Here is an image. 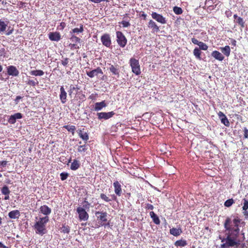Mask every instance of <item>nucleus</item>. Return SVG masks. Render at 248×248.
Returning <instances> with one entry per match:
<instances>
[{
  "mask_svg": "<svg viewBox=\"0 0 248 248\" xmlns=\"http://www.w3.org/2000/svg\"><path fill=\"white\" fill-rule=\"evenodd\" d=\"M241 219L238 217L234 218L233 220L227 217L224 223V227L228 231L226 243L221 245L222 248H248V244L241 243L237 239L239 235V224Z\"/></svg>",
  "mask_w": 248,
  "mask_h": 248,
  "instance_id": "1",
  "label": "nucleus"
},
{
  "mask_svg": "<svg viewBox=\"0 0 248 248\" xmlns=\"http://www.w3.org/2000/svg\"><path fill=\"white\" fill-rule=\"evenodd\" d=\"M48 221L49 217L48 216L40 217L33 226L36 233L41 235L45 234L46 232V225Z\"/></svg>",
  "mask_w": 248,
  "mask_h": 248,
  "instance_id": "2",
  "label": "nucleus"
},
{
  "mask_svg": "<svg viewBox=\"0 0 248 248\" xmlns=\"http://www.w3.org/2000/svg\"><path fill=\"white\" fill-rule=\"evenodd\" d=\"M97 223L96 224L95 228L100 226H110V220L108 219V213L103 211H96L95 213Z\"/></svg>",
  "mask_w": 248,
  "mask_h": 248,
  "instance_id": "3",
  "label": "nucleus"
},
{
  "mask_svg": "<svg viewBox=\"0 0 248 248\" xmlns=\"http://www.w3.org/2000/svg\"><path fill=\"white\" fill-rule=\"evenodd\" d=\"M86 74L91 78H93L96 76L100 80H104L105 79V77L106 76L104 75L102 70L99 67H98L96 69L91 71H87Z\"/></svg>",
  "mask_w": 248,
  "mask_h": 248,
  "instance_id": "4",
  "label": "nucleus"
},
{
  "mask_svg": "<svg viewBox=\"0 0 248 248\" xmlns=\"http://www.w3.org/2000/svg\"><path fill=\"white\" fill-rule=\"evenodd\" d=\"M129 63L132 68V71L136 75H140L141 71L139 61L132 58L130 59Z\"/></svg>",
  "mask_w": 248,
  "mask_h": 248,
  "instance_id": "5",
  "label": "nucleus"
},
{
  "mask_svg": "<svg viewBox=\"0 0 248 248\" xmlns=\"http://www.w3.org/2000/svg\"><path fill=\"white\" fill-rule=\"evenodd\" d=\"M116 41L120 46L124 47L126 45L127 40L123 33L120 31H116Z\"/></svg>",
  "mask_w": 248,
  "mask_h": 248,
  "instance_id": "6",
  "label": "nucleus"
},
{
  "mask_svg": "<svg viewBox=\"0 0 248 248\" xmlns=\"http://www.w3.org/2000/svg\"><path fill=\"white\" fill-rule=\"evenodd\" d=\"M77 213L78 214L79 219L80 221H86L89 218V215L85 209L81 207H78L77 209Z\"/></svg>",
  "mask_w": 248,
  "mask_h": 248,
  "instance_id": "7",
  "label": "nucleus"
},
{
  "mask_svg": "<svg viewBox=\"0 0 248 248\" xmlns=\"http://www.w3.org/2000/svg\"><path fill=\"white\" fill-rule=\"evenodd\" d=\"M101 41L102 44L107 47H109L111 45V40L110 36L108 33H105L101 37Z\"/></svg>",
  "mask_w": 248,
  "mask_h": 248,
  "instance_id": "8",
  "label": "nucleus"
},
{
  "mask_svg": "<svg viewBox=\"0 0 248 248\" xmlns=\"http://www.w3.org/2000/svg\"><path fill=\"white\" fill-rule=\"evenodd\" d=\"M115 115V112L114 111H110L108 112H98L97 113V115L98 116V119L100 120H108L111 117H112Z\"/></svg>",
  "mask_w": 248,
  "mask_h": 248,
  "instance_id": "9",
  "label": "nucleus"
},
{
  "mask_svg": "<svg viewBox=\"0 0 248 248\" xmlns=\"http://www.w3.org/2000/svg\"><path fill=\"white\" fill-rule=\"evenodd\" d=\"M151 16L154 19L162 24H165L167 22L165 17H164L162 15L159 14L156 12H152Z\"/></svg>",
  "mask_w": 248,
  "mask_h": 248,
  "instance_id": "10",
  "label": "nucleus"
},
{
  "mask_svg": "<svg viewBox=\"0 0 248 248\" xmlns=\"http://www.w3.org/2000/svg\"><path fill=\"white\" fill-rule=\"evenodd\" d=\"M113 186L116 195L119 197L121 196L122 195V189L121 185L119 182L118 181H114Z\"/></svg>",
  "mask_w": 248,
  "mask_h": 248,
  "instance_id": "11",
  "label": "nucleus"
},
{
  "mask_svg": "<svg viewBox=\"0 0 248 248\" xmlns=\"http://www.w3.org/2000/svg\"><path fill=\"white\" fill-rule=\"evenodd\" d=\"M48 35L49 40L52 41L58 42L61 39V34L57 31L50 32L48 33Z\"/></svg>",
  "mask_w": 248,
  "mask_h": 248,
  "instance_id": "12",
  "label": "nucleus"
},
{
  "mask_svg": "<svg viewBox=\"0 0 248 248\" xmlns=\"http://www.w3.org/2000/svg\"><path fill=\"white\" fill-rule=\"evenodd\" d=\"M148 27L149 28L152 30V32L153 33H157L159 31V28L156 23L153 20H149L148 23Z\"/></svg>",
  "mask_w": 248,
  "mask_h": 248,
  "instance_id": "13",
  "label": "nucleus"
},
{
  "mask_svg": "<svg viewBox=\"0 0 248 248\" xmlns=\"http://www.w3.org/2000/svg\"><path fill=\"white\" fill-rule=\"evenodd\" d=\"M60 99L62 104H65L67 101V93L63 86L60 88Z\"/></svg>",
  "mask_w": 248,
  "mask_h": 248,
  "instance_id": "14",
  "label": "nucleus"
},
{
  "mask_svg": "<svg viewBox=\"0 0 248 248\" xmlns=\"http://www.w3.org/2000/svg\"><path fill=\"white\" fill-rule=\"evenodd\" d=\"M84 128L82 129H79L78 130L77 132L79 137L85 141V143H86L89 139V137L88 133L86 132H84Z\"/></svg>",
  "mask_w": 248,
  "mask_h": 248,
  "instance_id": "15",
  "label": "nucleus"
},
{
  "mask_svg": "<svg viewBox=\"0 0 248 248\" xmlns=\"http://www.w3.org/2000/svg\"><path fill=\"white\" fill-rule=\"evenodd\" d=\"M22 117L23 115L21 113H16L10 116L8 119V122L11 124H14L16 122V119H20L22 118Z\"/></svg>",
  "mask_w": 248,
  "mask_h": 248,
  "instance_id": "16",
  "label": "nucleus"
},
{
  "mask_svg": "<svg viewBox=\"0 0 248 248\" xmlns=\"http://www.w3.org/2000/svg\"><path fill=\"white\" fill-rule=\"evenodd\" d=\"M7 73L10 76H17L19 74V71L16 66L13 65L9 66L7 67Z\"/></svg>",
  "mask_w": 248,
  "mask_h": 248,
  "instance_id": "17",
  "label": "nucleus"
},
{
  "mask_svg": "<svg viewBox=\"0 0 248 248\" xmlns=\"http://www.w3.org/2000/svg\"><path fill=\"white\" fill-rule=\"evenodd\" d=\"M234 23L237 24L240 26L241 28H244L245 27V21L243 19L238 16L236 14L233 15Z\"/></svg>",
  "mask_w": 248,
  "mask_h": 248,
  "instance_id": "18",
  "label": "nucleus"
},
{
  "mask_svg": "<svg viewBox=\"0 0 248 248\" xmlns=\"http://www.w3.org/2000/svg\"><path fill=\"white\" fill-rule=\"evenodd\" d=\"M109 65V70L112 73V74L114 75L117 76L118 78L119 77V65L116 64V65H114L110 63L108 64Z\"/></svg>",
  "mask_w": 248,
  "mask_h": 248,
  "instance_id": "19",
  "label": "nucleus"
},
{
  "mask_svg": "<svg viewBox=\"0 0 248 248\" xmlns=\"http://www.w3.org/2000/svg\"><path fill=\"white\" fill-rule=\"evenodd\" d=\"M40 212L46 216H48L51 213V209L48 206L44 205L40 207Z\"/></svg>",
  "mask_w": 248,
  "mask_h": 248,
  "instance_id": "20",
  "label": "nucleus"
},
{
  "mask_svg": "<svg viewBox=\"0 0 248 248\" xmlns=\"http://www.w3.org/2000/svg\"><path fill=\"white\" fill-rule=\"evenodd\" d=\"M100 198L106 202H109L112 200L116 201L117 199L116 196L113 194L111 196V199H110L108 196L104 193H101L100 195Z\"/></svg>",
  "mask_w": 248,
  "mask_h": 248,
  "instance_id": "21",
  "label": "nucleus"
},
{
  "mask_svg": "<svg viewBox=\"0 0 248 248\" xmlns=\"http://www.w3.org/2000/svg\"><path fill=\"white\" fill-rule=\"evenodd\" d=\"M211 56L219 61H222L224 59L223 55L217 50L213 51L211 53Z\"/></svg>",
  "mask_w": 248,
  "mask_h": 248,
  "instance_id": "22",
  "label": "nucleus"
},
{
  "mask_svg": "<svg viewBox=\"0 0 248 248\" xmlns=\"http://www.w3.org/2000/svg\"><path fill=\"white\" fill-rule=\"evenodd\" d=\"M20 216V212L17 210H13L10 212L8 214L9 217L12 219L18 218Z\"/></svg>",
  "mask_w": 248,
  "mask_h": 248,
  "instance_id": "23",
  "label": "nucleus"
},
{
  "mask_svg": "<svg viewBox=\"0 0 248 248\" xmlns=\"http://www.w3.org/2000/svg\"><path fill=\"white\" fill-rule=\"evenodd\" d=\"M106 106L107 105L105 101H102L101 102H97L95 104L94 110L97 111H99Z\"/></svg>",
  "mask_w": 248,
  "mask_h": 248,
  "instance_id": "24",
  "label": "nucleus"
},
{
  "mask_svg": "<svg viewBox=\"0 0 248 248\" xmlns=\"http://www.w3.org/2000/svg\"><path fill=\"white\" fill-rule=\"evenodd\" d=\"M150 216L152 218L153 221L156 225H159L160 223V221L158 216L153 211L150 212Z\"/></svg>",
  "mask_w": 248,
  "mask_h": 248,
  "instance_id": "25",
  "label": "nucleus"
},
{
  "mask_svg": "<svg viewBox=\"0 0 248 248\" xmlns=\"http://www.w3.org/2000/svg\"><path fill=\"white\" fill-rule=\"evenodd\" d=\"M170 232L171 234L175 236H177L180 235L182 232V230L180 228H172L170 229Z\"/></svg>",
  "mask_w": 248,
  "mask_h": 248,
  "instance_id": "26",
  "label": "nucleus"
},
{
  "mask_svg": "<svg viewBox=\"0 0 248 248\" xmlns=\"http://www.w3.org/2000/svg\"><path fill=\"white\" fill-rule=\"evenodd\" d=\"M70 227L66 223H63L62 225V227L60 228L61 232L64 233H69L70 232Z\"/></svg>",
  "mask_w": 248,
  "mask_h": 248,
  "instance_id": "27",
  "label": "nucleus"
},
{
  "mask_svg": "<svg viewBox=\"0 0 248 248\" xmlns=\"http://www.w3.org/2000/svg\"><path fill=\"white\" fill-rule=\"evenodd\" d=\"M222 53H223L226 56L229 57L231 53V49L229 46H226L225 47L220 48Z\"/></svg>",
  "mask_w": 248,
  "mask_h": 248,
  "instance_id": "28",
  "label": "nucleus"
},
{
  "mask_svg": "<svg viewBox=\"0 0 248 248\" xmlns=\"http://www.w3.org/2000/svg\"><path fill=\"white\" fill-rule=\"evenodd\" d=\"M79 167V162L76 159H74L71 165L70 169L73 170H78Z\"/></svg>",
  "mask_w": 248,
  "mask_h": 248,
  "instance_id": "29",
  "label": "nucleus"
},
{
  "mask_svg": "<svg viewBox=\"0 0 248 248\" xmlns=\"http://www.w3.org/2000/svg\"><path fill=\"white\" fill-rule=\"evenodd\" d=\"M201 54L202 52L201 50L198 47H195L194 49L193 50V54L195 56V57L199 60H201L202 59L201 58Z\"/></svg>",
  "mask_w": 248,
  "mask_h": 248,
  "instance_id": "30",
  "label": "nucleus"
},
{
  "mask_svg": "<svg viewBox=\"0 0 248 248\" xmlns=\"http://www.w3.org/2000/svg\"><path fill=\"white\" fill-rule=\"evenodd\" d=\"M187 244L186 241L184 239L177 240L174 243L175 246L176 247H185Z\"/></svg>",
  "mask_w": 248,
  "mask_h": 248,
  "instance_id": "31",
  "label": "nucleus"
},
{
  "mask_svg": "<svg viewBox=\"0 0 248 248\" xmlns=\"http://www.w3.org/2000/svg\"><path fill=\"white\" fill-rule=\"evenodd\" d=\"M83 31V25L82 24H80L79 28H75L72 29L70 31V33L72 34V33H81Z\"/></svg>",
  "mask_w": 248,
  "mask_h": 248,
  "instance_id": "32",
  "label": "nucleus"
},
{
  "mask_svg": "<svg viewBox=\"0 0 248 248\" xmlns=\"http://www.w3.org/2000/svg\"><path fill=\"white\" fill-rule=\"evenodd\" d=\"M30 74L32 76H42L44 74V72L41 70H36L31 71Z\"/></svg>",
  "mask_w": 248,
  "mask_h": 248,
  "instance_id": "33",
  "label": "nucleus"
},
{
  "mask_svg": "<svg viewBox=\"0 0 248 248\" xmlns=\"http://www.w3.org/2000/svg\"><path fill=\"white\" fill-rule=\"evenodd\" d=\"M63 128L67 129L69 132H70L72 133V135H74L75 134V131L76 130V127L74 125H65L63 126Z\"/></svg>",
  "mask_w": 248,
  "mask_h": 248,
  "instance_id": "34",
  "label": "nucleus"
},
{
  "mask_svg": "<svg viewBox=\"0 0 248 248\" xmlns=\"http://www.w3.org/2000/svg\"><path fill=\"white\" fill-rule=\"evenodd\" d=\"M79 90H80V87L79 86L77 85L76 87H75V86H74L73 85H71L70 86L69 90L68 91L69 95L70 96H71L72 95V94L73 93L74 91H76L77 92H78V91Z\"/></svg>",
  "mask_w": 248,
  "mask_h": 248,
  "instance_id": "35",
  "label": "nucleus"
},
{
  "mask_svg": "<svg viewBox=\"0 0 248 248\" xmlns=\"http://www.w3.org/2000/svg\"><path fill=\"white\" fill-rule=\"evenodd\" d=\"M7 26V24H6L3 21L0 19V33L4 31Z\"/></svg>",
  "mask_w": 248,
  "mask_h": 248,
  "instance_id": "36",
  "label": "nucleus"
},
{
  "mask_svg": "<svg viewBox=\"0 0 248 248\" xmlns=\"http://www.w3.org/2000/svg\"><path fill=\"white\" fill-rule=\"evenodd\" d=\"M1 191L3 195H9L10 193V190L7 186H3L1 188Z\"/></svg>",
  "mask_w": 248,
  "mask_h": 248,
  "instance_id": "37",
  "label": "nucleus"
},
{
  "mask_svg": "<svg viewBox=\"0 0 248 248\" xmlns=\"http://www.w3.org/2000/svg\"><path fill=\"white\" fill-rule=\"evenodd\" d=\"M77 97L79 99L83 101L86 98L85 95L82 93V91L77 92Z\"/></svg>",
  "mask_w": 248,
  "mask_h": 248,
  "instance_id": "38",
  "label": "nucleus"
},
{
  "mask_svg": "<svg viewBox=\"0 0 248 248\" xmlns=\"http://www.w3.org/2000/svg\"><path fill=\"white\" fill-rule=\"evenodd\" d=\"M173 10L174 13L176 15H180L183 13V10L181 7L174 6Z\"/></svg>",
  "mask_w": 248,
  "mask_h": 248,
  "instance_id": "39",
  "label": "nucleus"
},
{
  "mask_svg": "<svg viewBox=\"0 0 248 248\" xmlns=\"http://www.w3.org/2000/svg\"><path fill=\"white\" fill-rule=\"evenodd\" d=\"M234 202V200L232 199H230L225 202L224 205L226 207H230Z\"/></svg>",
  "mask_w": 248,
  "mask_h": 248,
  "instance_id": "40",
  "label": "nucleus"
},
{
  "mask_svg": "<svg viewBox=\"0 0 248 248\" xmlns=\"http://www.w3.org/2000/svg\"><path fill=\"white\" fill-rule=\"evenodd\" d=\"M70 39L72 42L75 43H79L80 41V39L75 35H72Z\"/></svg>",
  "mask_w": 248,
  "mask_h": 248,
  "instance_id": "41",
  "label": "nucleus"
},
{
  "mask_svg": "<svg viewBox=\"0 0 248 248\" xmlns=\"http://www.w3.org/2000/svg\"><path fill=\"white\" fill-rule=\"evenodd\" d=\"M199 46V49L203 50H206L208 49V46L205 43L202 42H201L198 45Z\"/></svg>",
  "mask_w": 248,
  "mask_h": 248,
  "instance_id": "42",
  "label": "nucleus"
},
{
  "mask_svg": "<svg viewBox=\"0 0 248 248\" xmlns=\"http://www.w3.org/2000/svg\"><path fill=\"white\" fill-rule=\"evenodd\" d=\"M26 83L28 85L32 86L33 87L36 86V85H37L38 83L37 81H35V80L31 79L28 80L27 81H26Z\"/></svg>",
  "mask_w": 248,
  "mask_h": 248,
  "instance_id": "43",
  "label": "nucleus"
},
{
  "mask_svg": "<svg viewBox=\"0 0 248 248\" xmlns=\"http://www.w3.org/2000/svg\"><path fill=\"white\" fill-rule=\"evenodd\" d=\"M87 150V147L85 144L79 146L78 149V152L80 153L85 152Z\"/></svg>",
  "mask_w": 248,
  "mask_h": 248,
  "instance_id": "44",
  "label": "nucleus"
},
{
  "mask_svg": "<svg viewBox=\"0 0 248 248\" xmlns=\"http://www.w3.org/2000/svg\"><path fill=\"white\" fill-rule=\"evenodd\" d=\"M221 122L226 126H229L230 125V122L228 120L227 118L226 117V116L222 118L221 119Z\"/></svg>",
  "mask_w": 248,
  "mask_h": 248,
  "instance_id": "45",
  "label": "nucleus"
},
{
  "mask_svg": "<svg viewBox=\"0 0 248 248\" xmlns=\"http://www.w3.org/2000/svg\"><path fill=\"white\" fill-rule=\"evenodd\" d=\"M61 179L62 181H64L66 180L67 177L69 176V173L67 172H62L60 174Z\"/></svg>",
  "mask_w": 248,
  "mask_h": 248,
  "instance_id": "46",
  "label": "nucleus"
},
{
  "mask_svg": "<svg viewBox=\"0 0 248 248\" xmlns=\"http://www.w3.org/2000/svg\"><path fill=\"white\" fill-rule=\"evenodd\" d=\"M243 201L244 205L242 208L243 210L246 211L248 209V201L246 199H244Z\"/></svg>",
  "mask_w": 248,
  "mask_h": 248,
  "instance_id": "47",
  "label": "nucleus"
},
{
  "mask_svg": "<svg viewBox=\"0 0 248 248\" xmlns=\"http://www.w3.org/2000/svg\"><path fill=\"white\" fill-rule=\"evenodd\" d=\"M66 27V23L64 22H62L60 25L57 27V29L60 30H63Z\"/></svg>",
  "mask_w": 248,
  "mask_h": 248,
  "instance_id": "48",
  "label": "nucleus"
},
{
  "mask_svg": "<svg viewBox=\"0 0 248 248\" xmlns=\"http://www.w3.org/2000/svg\"><path fill=\"white\" fill-rule=\"evenodd\" d=\"M123 25L124 28H126L130 26V24L128 21H122L121 23H120Z\"/></svg>",
  "mask_w": 248,
  "mask_h": 248,
  "instance_id": "49",
  "label": "nucleus"
},
{
  "mask_svg": "<svg viewBox=\"0 0 248 248\" xmlns=\"http://www.w3.org/2000/svg\"><path fill=\"white\" fill-rule=\"evenodd\" d=\"M83 206L86 209H89L90 207V203L86 201H84L83 202Z\"/></svg>",
  "mask_w": 248,
  "mask_h": 248,
  "instance_id": "50",
  "label": "nucleus"
},
{
  "mask_svg": "<svg viewBox=\"0 0 248 248\" xmlns=\"http://www.w3.org/2000/svg\"><path fill=\"white\" fill-rule=\"evenodd\" d=\"M69 62V59L67 58H64L63 60L62 61V64L64 66H66Z\"/></svg>",
  "mask_w": 248,
  "mask_h": 248,
  "instance_id": "51",
  "label": "nucleus"
},
{
  "mask_svg": "<svg viewBox=\"0 0 248 248\" xmlns=\"http://www.w3.org/2000/svg\"><path fill=\"white\" fill-rule=\"evenodd\" d=\"M154 206L152 204H151L150 203H146L145 204V208L148 210H153L154 209Z\"/></svg>",
  "mask_w": 248,
  "mask_h": 248,
  "instance_id": "52",
  "label": "nucleus"
},
{
  "mask_svg": "<svg viewBox=\"0 0 248 248\" xmlns=\"http://www.w3.org/2000/svg\"><path fill=\"white\" fill-rule=\"evenodd\" d=\"M98 94L97 93H92L89 97V98L92 100H95L96 99V98L97 97Z\"/></svg>",
  "mask_w": 248,
  "mask_h": 248,
  "instance_id": "53",
  "label": "nucleus"
},
{
  "mask_svg": "<svg viewBox=\"0 0 248 248\" xmlns=\"http://www.w3.org/2000/svg\"><path fill=\"white\" fill-rule=\"evenodd\" d=\"M225 14L226 16L228 18H229V17H231V16H232V12H231V10H226V11H225Z\"/></svg>",
  "mask_w": 248,
  "mask_h": 248,
  "instance_id": "54",
  "label": "nucleus"
},
{
  "mask_svg": "<svg viewBox=\"0 0 248 248\" xmlns=\"http://www.w3.org/2000/svg\"><path fill=\"white\" fill-rule=\"evenodd\" d=\"M191 42L195 45H199V44L200 43V41H199L197 39L195 38H192L191 39Z\"/></svg>",
  "mask_w": 248,
  "mask_h": 248,
  "instance_id": "55",
  "label": "nucleus"
},
{
  "mask_svg": "<svg viewBox=\"0 0 248 248\" xmlns=\"http://www.w3.org/2000/svg\"><path fill=\"white\" fill-rule=\"evenodd\" d=\"M140 17H142L144 20H146L147 19V15L144 12H141Z\"/></svg>",
  "mask_w": 248,
  "mask_h": 248,
  "instance_id": "56",
  "label": "nucleus"
},
{
  "mask_svg": "<svg viewBox=\"0 0 248 248\" xmlns=\"http://www.w3.org/2000/svg\"><path fill=\"white\" fill-rule=\"evenodd\" d=\"M69 46L71 47V48H79V46H77V44H70Z\"/></svg>",
  "mask_w": 248,
  "mask_h": 248,
  "instance_id": "57",
  "label": "nucleus"
},
{
  "mask_svg": "<svg viewBox=\"0 0 248 248\" xmlns=\"http://www.w3.org/2000/svg\"><path fill=\"white\" fill-rule=\"evenodd\" d=\"M218 116L219 117V118L220 119V120L222 118H223V117H225L226 116L221 111H219L218 113Z\"/></svg>",
  "mask_w": 248,
  "mask_h": 248,
  "instance_id": "58",
  "label": "nucleus"
},
{
  "mask_svg": "<svg viewBox=\"0 0 248 248\" xmlns=\"http://www.w3.org/2000/svg\"><path fill=\"white\" fill-rule=\"evenodd\" d=\"M90 1H92L94 3H100L102 1H107V0H89Z\"/></svg>",
  "mask_w": 248,
  "mask_h": 248,
  "instance_id": "59",
  "label": "nucleus"
},
{
  "mask_svg": "<svg viewBox=\"0 0 248 248\" xmlns=\"http://www.w3.org/2000/svg\"><path fill=\"white\" fill-rule=\"evenodd\" d=\"M22 98V97L21 96H17L15 100V102H16V104H17L18 102H19V100L20 99H21Z\"/></svg>",
  "mask_w": 248,
  "mask_h": 248,
  "instance_id": "60",
  "label": "nucleus"
},
{
  "mask_svg": "<svg viewBox=\"0 0 248 248\" xmlns=\"http://www.w3.org/2000/svg\"><path fill=\"white\" fill-rule=\"evenodd\" d=\"M244 137L247 138L248 137V129L246 128L244 129Z\"/></svg>",
  "mask_w": 248,
  "mask_h": 248,
  "instance_id": "61",
  "label": "nucleus"
},
{
  "mask_svg": "<svg viewBox=\"0 0 248 248\" xmlns=\"http://www.w3.org/2000/svg\"><path fill=\"white\" fill-rule=\"evenodd\" d=\"M7 164V161H2L0 162V165L2 166V167H5Z\"/></svg>",
  "mask_w": 248,
  "mask_h": 248,
  "instance_id": "62",
  "label": "nucleus"
},
{
  "mask_svg": "<svg viewBox=\"0 0 248 248\" xmlns=\"http://www.w3.org/2000/svg\"><path fill=\"white\" fill-rule=\"evenodd\" d=\"M13 29H11L10 30H9L6 33V35H10L11 34H12L13 33Z\"/></svg>",
  "mask_w": 248,
  "mask_h": 248,
  "instance_id": "63",
  "label": "nucleus"
},
{
  "mask_svg": "<svg viewBox=\"0 0 248 248\" xmlns=\"http://www.w3.org/2000/svg\"><path fill=\"white\" fill-rule=\"evenodd\" d=\"M5 195V197H4V200H7L9 199V198H10L9 195Z\"/></svg>",
  "mask_w": 248,
  "mask_h": 248,
  "instance_id": "64",
  "label": "nucleus"
}]
</instances>
